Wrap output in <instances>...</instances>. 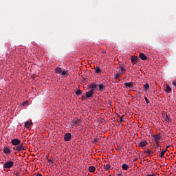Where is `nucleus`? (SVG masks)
<instances>
[{
	"mask_svg": "<svg viewBox=\"0 0 176 176\" xmlns=\"http://www.w3.org/2000/svg\"><path fill=\"white\" fill-rule=\"evenodd\" d=\"M11 144L15 146L13 148V149L14 151H17V152H21V151H24L25 148V146H24V144H21V141L19 139L12 140Z\"/></svg>",
	"mask_w": 176,
	"mask_h": 176,
	"instance_id": "obj_1",
	"label": "nucleus"
},
{
	"mask_svg": "<svg viewBox=\"0 0 176 176\" xmlns=\"http://www.w3.org/2000/svg\"><path fill=\"white\" fill-rule=\"evenodd\" d=\"M89 89H91L92 91H95V90L98 89V84L96 82H92L90 85H88Z\"/></svg>",
	"mask_w": 176,
	"mask_h": 176,
	"instance_id": "obj_2",
	"label": "nucleus"
},
{
	"mask_svg": "<svg viewBox=\"0 0 176 176\" xmlns=\"http://www.w3.org/2000/svg\"><path fill=\"white\" fill-rule=\"evenodd\" d=\"M14 164V162L12 161H8L3 164V168H12Z\"/></svg>",
	"mask_w": 176,
	"mask_h": 176,
	"instance_id": "obj_3",
	"label": "nucleus"
},
{
	"mask_svg": "<svg viewBox=\"0 0 176 176\" xmlns=\"http://www.w3.org/2000/svg\"><path fill=\"white\" fill-rule=\"evenodd\" d=\"M64 140L66 142L69 141L70 140H72V134H71V133H67L66 134H65L64 135Z\"/></svg>",
	"mask_w": 176,
	"mask_h": 176,
	"instance_id": "obj_4",
	"label": "nucleus"
},
{
	"mask_svg": "<svg viewBox=\"0 0 176 176\" xmlns=\"http://www.w3.org/2000/svg\"><path fill=\"white\" fill-rule=\"evenodd\" d=\"M153 137H154L155 143H159L160 141V139L162 138V135H160V134H155L153 135Z\"/></svg>",
	"mask_w": 176,
	"mask_h": 176,
	"instance_id": "obj_5",
	"label": "nucleus"
},
{
	"mask_svg": "<svg viewBox=\"0 0 176 176\" xmlns=\"http://www.w3.org/2000/svg\"><path fill=\"white\" fill-rule=\"evenodd\" d=\"M94 94V91L90 89L89 91L86 92V97L87 98H90V97H93Z\"/></svg>",
	"mask_w": 176,
	"mask_h": 176,
	"instance_id": "obj_6",
	"label": "nucleus"
},
{
	"mask_svg": "<svg viewBox=\"0 0 176 176\" xmlns=\"http://www.w3.org/2000/svg\"><path fill=\"white\" fill-rule=\"evenodd\" d=\"M61 75L62 78H67V76L69 75V73L68 72V70L64 69V71H62Z\"/></svg>",
	"mask_w": 176,
	"mask_h": 176,
	"instance_id": "obj_7",
	"label": "nucleus"
},
{
	"mask_svg": "<svg viewBox=\"0 0 176 176\" xmlns=\"http://www.w3.org/2000/svg\"><path fill=\"white\" fill-rule=\"evenodd\" d=\"M138 145L139 146H140V148H144V146H146V145H148V142H146V140L140 141Z\"/></svg>",
	"mask_w": 176,
	"mask_h": 176,
	"instance_id": "obj_8",
	"label": "nucleus"
},
{
	"mask_svg": "<svg viewBox=\"0 0 176 176\" xmlns=\"http://www.w3.org/2000/svg\"><path fill=\"white\" fill-rule=\"evenodd\" d=\"M140 58L143 60V61H146V60H148V57H146L144 53L140 54Z\"/></svg>",
	"mask_w": 176,
	"mask_h": 176,
	"instance_id": "obj_9",
	"label": "nucleus"
},
{
	"mask_svg": "<svg viewBox=\"0 0 176 176\" xmlns=\"http://www.w3.org/2000/svg\"><path fill=\"white\" fill-rule=\"evenodd\" d=\"M131 63L135 64V63H138V57L133 56L131 57Z\"/></svg>",
	"mask_w": 176,
	"mask_h": 176,
	"instance_id": "obj_10",
	"label": "nucleus"
},
{
	"mask_svg": "<svg viewBox=\"0 0 176 176\" xmlns=\"http://www.w3.org/2000/svg\"><path fill=\"white\" fill-rule=\"evenodd\" d=\"M73 123H74L76 126H80V123H82V121L80 119H76L73 120Z\"/></svg>",
	"mask_w": 176,
	"mask_h": 176,
	"instance_id": "obj_11",
	"label": "nucleus"
},
{
	"mask_svg": "<svg viewBox=\"0 0 176 176\" xmlns=\"http://www.w3.org/2000/svg\"><path fill=\"white\" fill-rule=\"evenodd\" d=\"M168 148H170V146H167L165 150L162 149V152L160 154V157H163V156H164V154L166 153Z\"/></svg>",
	"mask_w": 176,
	"mask_h": 176,
	"instance_id": "obj_12",
	"label": "nucleus"
},
{
	"mask_svg": "<svg viewBox=\"0 0 176 176\" xmlns=\"http://www.w3.org/2000/svg\"><path fill=\"white\" fill-rule=\"evenodd\" d=\"M3 152L4 153H7V154H9V153H12V151L10 150V148L9 147H6L3 148Z\"/></svg>",
	"mask_w": 176,
	"mask_h": 176,
	"instance_id": "obj_13",
	"label": "nucleus"
},
{
	"mask_svg": "<svg viewBox=\"0 0 176 176\" xmlns=\"http://www.w3.org/2000/svg\"><path fill=\"white\" fill-rule=\"evenodd\" d=\"M144 153H146V156H151V155H152L153 153V151H150V150H145L144 151Z\"/></svg>",
	"mask_w": 176,
	"mask_h": 176,
	"instance_id": "obj_14",
	"label": "nucleus"
},
{
	"mask_svg": "<svg viewBox=\"0 0 176 176\" xmlns=\"http://www.w3.org/2000/svg\"><path fill=\"white\" fill-rule=\"evenodd\" d=\"M105 91V85L104 84H100L99 85V91Z\"/></svg>",
	"mask_w": 176,
	"mask_h": 176,
	"instance_id": "obj_15",
	"label": "nucleus"
},
{
	"mask_svg": "<svg viewBox=\"0 0 176 176\" xmlns=\"http://www.w3.org/2000/svg\"><path fill=\"white\" fill-rule=\"evenodd\" d=\"M55 72H56V74H62V72H63V69H61V67H56V68L55 69Z\"/></svg>",
	"mask_w": 176,
	"mask_h": 176,
	"instance_id": "obj_16",
	"label": "nucleus"
},
{
	"mask_svg": "<svg viewBox=\"0 0 176 176\" xmlns=\"http://www.w3.org/2000/svg\"><path fill=\"white\" fill-rule=\"evenodd\" d=\"M124 86H125L126 88H127V87H133V82H125L124 83Z\"/></svg>",
	"mask_w": 176,
	"mask_h": 176,
	"instance_id": "obj_17",
	"label": "nucleus"
},
{
	"mask_svg": "<svg viewBox=\"0 0 176 176\" xmlns=\"http://www.w3.org/2000/svg\"><path fill=\"white\" fill-rule=\"evenodd\" d=\"M89 173H94L96 171V167L94 166H90L89 167Z\"/></svg>",
	"mask_w": 176,
	"mask_h": 176,
	"instance_id": "obj_18",
	"label": "nucleus"
},
{
	"mask_svg": "<svg viewBox=\"0 0 176 176\" xmlns=\"http://www.w3.org/2000/svg\"><path fill=\"white\" fill-rule=\"evenodd\" d=\"M164 91L168 94L171 92V87H170V85H166V89H164Z\"/></svg>",
	"mask_w": 176,
	"mask_h": 176,
	"instance_id": "obj_19",
	"label": "nucleus"
},
{
	"mask_svg": "<svg viewBox=\"0 0 176 176\" xmlns=\"http://www.w3.org/2000/svg\"><path fill=\"white\" fill-rule=\"evenodd\" d=\"M32 124V122L28 121V122H25V127L26 129H29V127Z\"/></svg>",
	"mask_w": 176,
	"mask_h": 176,
	"instance_id": "obj_20",
	"label": "nucleus"
},
{
	"mask_svg": "<svg viewBox=\"0 0 176 176\" xmlns=\"http://www.w3.org/2000/svg\"><path fill=\"white\" fill-rule=\"evenodd\" d=\"M120 71L122 72L121 74H126V68H124V67L120 65Z\"/></svg>",
	"mask_w": 176,
	"mask_h": 176,
	"instance_id": "obj_21",
	"label": "nucleus"
},
{
	"mask_svg": "<svg viewBox=\"0 0 176 176\" xmlns=\"http://www.w3.org/2000/svg\"><path fill=\"white\" fill-rule=\"evenodd\" d=\"M155 149L158 150V152H160L162 147H160V145H159V143H155Z\"/></svg>",
	"mask_w": 176,
	"mask_h": 176,
	"instance_id": "obj_22",
	"label": "nucleus"
},
{
	"mask_svg": "<svg viewBox=\"0 0 176 176\" xmlns=\"http://www.w3.org/2000/svg\"><path fill=\"white\" fill-rule=\"evenodd\" d=\"M104 168L105 169V171H109V168H111V165L106 164V165L104 166Z\"/></svg>",
	"mask_w": 176,
	"mask_h": 176,
	"instance_id": "obj_23",
	"label": "nucleus"
},
{
	"mask_svg": "<svg viewBox=\"0 0 176 176\" xmlns=\"http://www.w3.org/2000/svg\"><path fill=\"white\" fill-rule=\"evenodd\" d=\"M122 170H129V165L124 164L122 166Z\"/></svg>",
	"mask_w": 176,
	"mask_h": 176,
	"instance_id": "obj_24",
	"label": "nucleus"
},
{
	"mask_svg": "<svg viewBox=\"0 0 176 176\" xmlns=\"http://www.w3.org/2000/svg\"><path fill=\"white\" fill-rule=\"evenodd\" d=\"M95 72L96 74H100V72H101V68H100V67H96V68L95 69Z\"/></svg>",
	"mask_w": 176,
	"mask_h": 176,
	"instance_id": "obj_25",
	"label": "nucleus"
},
{
	"mask_svg": "<svg viewBox=\"0 0 176 176\" xmlns=\"http://www.w3.org/2000/svg\"><path fill=\"white\" fill-rule=\"evenodd\" d=\"M144 90H149V84L146 83L144 85Z\"/></svg>",
	"mask_w": 176,
	"mask_h": 176,
	"instance_id": "obj_26",
	"label": "nucleus"
},
{
	"mask_svg": "<svg viewBox=\"0 0 176 176\" xmlns=\"http://www.w3.org/2000/svg\"><path fill=\"white\" fill-rule=\"evenodd\" d=\"M164 119L166 122H170V118H168V115H166Z\"/></svg>",
	"mask_w": 176,
	"mask_h": 176,
	"instance_id": "obj_27",
	"label": "nucleus"
},
{
	"mask_svg": "<svg viewBox=\"0 0 176 176\" xmlns=\"http://www.w3.org/2000/svg\"><path fill=\"white\" fill-rule=\"evenodd\" d=\"M76 96H80V94H82V91L80 89H78L76 91Z\"/></svg>",
	"mask_w": 176,
	"mask_h": 176,
	"instance_id": "obj_28",
	"label": "nucleus"
},
{
	"mask_svg": "<svg viewBox=\"0 0 176 176\" xmlns=\"http://www.w3.org/2000/svg\"><path fill=\"white\" fill-rule=\"evenodd\" d=\"M114 76H115V79H118L119 77L120 76V74H116L114 75Z\"/></svg>",
	"mask_w": 176,
	"mask_h": 176,
	"instance_id": "obj_29",
	"label": "nucleus"
},
{
	"mask_svg": "<svg viewBox=\"0 0 176 176\" xmlns=\"http://www.w3.org/2000/svg\"><path fill=\"white\" fill-rule=\"evenodd\" d=\"M173 85L175 86V87H176V80H174L172 81Z\"/></svg>",
	"mask_w": 176,
	"mask_h": 176,
	"instance_id": "obj_30",
	"label": "nucleus"
},
{
	"mask_svg": "<svg viewBox=\"0 0 176 176\" xmlns=\"http://www.w3.org/2000/svg\"><path fill=\"white\" fill-rule=\"evenodd\" d=\"M144 100H145L146 104H149V100H148V98L145 97Z\"/></svg>",
	"mask_w": 176,
	"mask_h": 176,
	"instance_id": "obj_31",
	"label": "nucleus"
},
{
	"mask_svg": "<svg viewBox=\"0 0 176 176\" xmlns=\"http://www.w3.org/2000/svg\"><path fill=\"white\" fill-rule=\"evenodd\" d=\"M22 105L23 106L28 105V102H24L23 103H22Z\"/></svg>",
	"mask_w": 176,
	"mask_h": 176,
	"instance_id": "obj_32",
	"label": "nucleus"
},
{
	"mask_svg": "<svg viewBox=\"0 0 176 176\" xmlns=\"http://www.w3.org/2000/svg\"><path fill=\"white\" fill-rule=\"evenodd\" d=\"M14 175H15L16 176H19V175H20V173H19V172H14Z\"/></svg>",
	"mask_w": 176,
	"mask_h": 176,
	"instance_id": "obj_33",
	"label": "nucleus"
},
{
	"mask_svg": "<svg viewBox=\"0 0 176 176\" xmlns=\"http://www.w3.org/2000/svg\"><path fill=\"white\" fill-rule=\"evenodd\" d=\"M146 176H156V175H151V174H148Z\"/></svg>",
	"mask_w": 176,
	"mask_h": 176,
	"instance_id": "obj_34",
	"label": "nucleus"
},
{
	"mask_svg": "<svg viewBox=\"0 0 176 176\" xmlns=\"http://www.w3.org/2000/svg\"><path fill=\"white\" fill-rule=\"evenodd\" d=\"M120 122H123V117L120 118Z\"/></svg>",
	"mask_w": 176,
	"mask_h": 176,
	"instance_id": "obj_35",
	"label": "nucleus"
},
{
	"mask_svg": "<svg viewBox=\"0 0 176 176\" xmlns=\"http://www.w3.org/2000/svg\"><path fill=\"white\" fill-rule=\"evenodd\" d=\"M36 176H42V174L38 173V174L36 175Z\"/></svg>",
	"mask_w": 176,
	"mask_h": 176,
	"instance_id": "obj_36",
	"label": "nucleus"
},
{
	"mask_svg": "<svg viewBox=\"0 0 176 176\" xmlns=\"http://www.w3.org/2000/svg\"><path fill=\"white\" fill-rule=\"evenodd\" d=\"M117 175L118 176H122L123 175H122V173H118Z\"/></svg>",
	"mask_w": 176,
	"mask_h": 176,
	"instance_id": "obj_37",
	"label": "nucleus"
},
{
	"mask_svg": "<svg viewBox=\"0 0 176 176\" xmlns=\"http://www.w3.org/2000/svg\"><path fill=\"white\" fill-rule=\"evenodd\" d=\"M82 100H84V98H83V96L82 97Z\"/></svg>",
	"mask_w": 176,
	"mask_h": 176,
	"instance_id": "obj_38",
	"label": "nucleus"
},
{
	"mask_svg": "<svg viewBox=\"0 0 176 176\" xmlns=\"http://www.w3.org/2000/svg\"><path fill=\"white\" fill-rule=\"evenodd\" d=\"M135 160H137L136 159H135L134 162H135Z\"/></svg>",
	"mask_w": 176,
	"mask_h": 176,
	"instance_id": "obj_39",
	"label": "nucleus"
},
{
	"mask_svg": "<svg viewBox=\"0 0 176 176\" xmlns=\"http://www.w3.org/2000/svg\"><path fill=\"white\" fill-rule=\"evenodd\" d=\"M135 160H137L136 159H135L134 162H135Z\"/></svg>",
	"mask_w": 176,
	"mask_h": 176,
	"instance_id": "obj_40",
	"label": "nucleus"
},
{
	"mask_svg": "<svg viewBox=\"0 0 176 176\" xmlns=\"http://www.w3.org/2000/svg\"><path fill=\"white\" fill-rule=\"evenodd\" d=\"M156 176V175H155ZM157 176H160L159 175H157Z\"/></svg>",
	"mask_w": 176,
	"mask_h": 176,
	"instance_id": "obj_41",
	"label": "nucleus"
}]
</instances>
